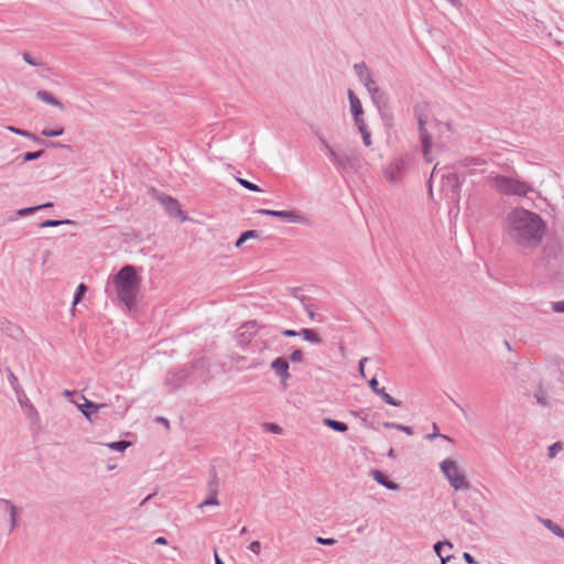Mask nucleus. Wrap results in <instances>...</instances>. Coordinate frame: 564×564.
<instances>
[{"instance_id": "1", "label": "nucleus", "mask_w": 564, "mask_h": 564, "mask_svg": "<svg viewBox=\"0 0 564 564\" xmlns=\"http://www.w3.org/2000/svg\"><path fill=\"white\" fill-rule=\"evenodd\" d=\"M506 221V234L517 246L534 249L541 245L546 224L539 214L518 207L507 215Z\"/></svg>"}, {"instance_id": "2", "label": "nucleus", "mask_w": 564, "mask_h": 564, "mask_svg": "<svg viewBox=\"0 0 564 564\" xmlns=\"http://www.w3.org/2000/svg\"><path fill=\"white\" fill-rule=\"evenodd\" d=\"M118 299L128 307H131L137 299L140 285V276L133 265H123L113 276Z\"/></svg>"}, {"instance_id": "3", "label": "nucleus", "mask_w": 564, "mask_h": 564, "mask_svg": "<svg viewBox=\"0 0 564 564\" xmlns=\"http://www.w3.org/2000/svg\"><path fill=\"white\" fill-rule=\"evenodd\" d=\"M492 186L497 192L503 195L525 196L532 191L530 184L527 182L503 175L495 176L492 178Z\"/></svg>"}, {"instance_id": "4", "label": "nucleus", "mask_w": 564, "mask_h": 564, "mask_svg": "<svg viewBox=\"0 0 564 564\" xmlns=\"http://www.w3.org/2000/svg\"><path fill=\"white\" fill-rule=\"evenodd\" d=\"M440 467L455 490L468 489L470 487L469 481H467L465 475L459 470L455 460L446 458L441 463Z\"/></svg>"}, {"instance_id": "5", "label": "nucleus", "mask_w": 564, "mask_h": 564, "mask_svg": "<svg viewBox=\"0 0 564 564\" xmlns=\"http://www.w3.org/2000/svg\"><path fill=\"white\" fill-rule=\"evenodd\" d=\"M336 170L340 173L356 172L360 167V159L355 152L332 151L330 159Z\"/></svg>"}, {"instance_id": "6", "label": "nucleus", "mask_w": 564, "mask_h": 564, "mask_svg": "<svg viewBox=\"0 0 564 564\" xmlns=\"http://www.w3.org/2000/svg\"><path fill=\"white\" fill-rule=\"evenodd\" d=\"M462 180L457 173L448 172L442 175L441 191L452 202L458 203L460 199Z\"/></svg>"}, {"instance_id": "7", "label": "nucleus", "mask_w": 564, "mask_h": 564, "mask_svg": "<svg viewBox=\"0 0 564 564\" xmlns=\"http://www.w3.org/2000/svg\"><path fill=\"white\" fill-rule=\"evenodd\" d=\"M408 171V160L405 158H397L390 162L384 169V175L392 183L401 182Z\"/></svg>"}, {"instance_id": "8", "label": "nucleus", "mask_w": 564, "mask_h": 564, "mask_svg": "<svg viewBox=\"0 0 564 564\" xmlns=\"http://www.w3.org/2000/svg\"><path fill=\"white\" fill-rule=\"evenodd\" d=\"M159 200L171 217L180 218L181 221H186L188 219L184 210L181 208L177 199L170 195H162L159 197Z\"/></svg>"}, {"instance_id": "9", "label": "nucleus", "mask_w": 564, "mask_h": 564, "mask_svg": "<svg viewBox=\"0 0 564 564\" xmlns=\"http://www.w3.org/2000/svg\"><path fill=\"white\" fill-rule=\"evenodd\" d=\"M80 400L84 401V403H76L78 410L83 413V415L89 421L95 422L97 420V411L104 408H107L106 403H95L88 399H86L85 395H80Z\"/></svg>"}, {"instance_id": "10", "label": "nucleus", "mask_w": 564, "mask_h": 564, "mask_svg": "<svg viewBox=\"0 0 564 564\" xmlns=\"http://www.w3.org/2000/svg\"><path fill=\"white\" fill-rule=\"evenodd\" d=\"M271 369L275 372V375L280 378V383L283 388H286L288 380L291 378L290 375V365L289 360L284 357L275 358L271 365Z\"/></svg>"}, {"instance_id": "11", "label": "nucleus", "mask_w": 564, "mask_h": 564, "mask_svg": "<svg viewBox=\"0 0 564 564\" xmlns=\"http://www.w3.org/2000/svg\"><path fill=\"white\" fill-rule=\"evenodd\" d=\"M259 214L268 215L283 219L289 223H302L303 216L296 210H273V209H259Z\"/></svg>"}, {"instance_id": "12", "label": "nucleus", "mask_w": 564, "mask_h": 564, "mask_svg": "<svg viewBox=\"0 0 564 564\" xmlns=\"http://www.w3.org/2000/svg\"><path fill=\"white\" fill-rule=\"evenodd\" d=\"M354 69L359 80L364 84V86L368 89L375 85V80L372 78L371 72L368 69L365 62H360L354 65Z\"/></svg>"}, {"instance_id": "13", "label": "nucleus", "mask_w": 564, "mask_h": 564, "mask_svg": "<svg viewBox=\"0 0 564 564\" xmlns=\"http://www.w3.org/2000/svg\"><path fill=\"white\" fill-rule=\"evenodd\" d=\"M417 124H419L420 140L422 142L423 154L427 161H431V159L429 158V154H430V151L432 148V137L426 129V121H421Z\"/></svg>"}, {"instance_id": "14", "label": "nucleus", "mask_w": 564, "mask_h": 564, "mask_svg": "<svg viewBox=\"0 0 564 564\" xmlns=\"http://www.w3.org/2000/svg\"><path fill=\"white\" fill-rule=\"evenodd\" d=\"M187 377V372L185 370L171 371L166 375L165 384L171 388V390H176L184 383Z\"/></svg>"}, {"instance_id": "15", "label": "nucleus", "mask_w": 564, "mask_h": 564, "mask_svg": "<svg viewBox=\"0 0 564 564\" xmlns=\"http://www.w3.org/2000/svg\"><path fill=\"white\" fill-rule=\"evenodd\" d=\"M18 400L21 404V406L26 412V417L31 422V424H39L40 423V415L37 410L34 408V405L30 402V400L25 397L23 398L22 394L18 395Z\"/></svg>"}, {"instance_id": "16", "label": "nucleus", "mask_w": 564, "mask_h": 564, "mask_svg": "<svg viewBox=\"0 0 564 564\" xmlns=\"http://www.w3.org/2000/svg\"><path fill=\"white\" fill-rule=\"evenodd\" d=\"M367 90L371 96L372 102L377 106L378 109L388 106V98L386 96V93L381 90L379 87H377L376 84L372 85V87L368 88Z\"/></svg>"}, {"instance_id": "17", "label": "nucleus", "mask_w": 564, "mask_h": 564, "mask_svg": "<svg viewBox=\"0 0 564 564\" xmlns=\"http://www.w3.org/2000/svg\"><path fill=\"white\" fill-rule=\"evenodd\" d=\"M371 476L372 478L378 482L380 484L381 486L386 487L387 489H390V490H397L399 489V485L392 480H390L388 478L387 475H384L382 471L378 470V469H373L371 470Z\"/></svg>"}, {"instance_id": "18", "label": "nucleus", "mask_w": 564, "mask_h": 564, "mask_svg": "<svg viewBox=\"0 0 564 564\" xmlns=\"http://www.w3.org/2000/svg\"><path fill=\"white\" fill-rule=\"evenodd\" d=\"M445 547L452 549L453 544L449 541H438L433 546L434 552L441 558L442 564H446L452 557L451 554L444 552Z\"/></svg>"}, {"instance_id": "19", "label": "nucleus", "mask_w": 564, "mask_h": 564, "mask_svg": "<svg viewBox=\"0 0 564 564\" xmlns=\"http://www.w3.org/2000/svg\"><path fill=\"white\" fill-rule=\"evenodd\" d=\"M0 503L4 505L9 512L12 531L18 527L17 517L19 514V509L8 499H0Z\"/></svg>"}, {"instance_id": "20", "label": "nucleus", "mask_w": 564, "mask_h": 564, "mask_svg": "<svg viewBox=\"0 0 564 564\" xmlns=\"http://www.w3.org/2000/svg\"><path fill=\"white\" fill-rule=\"evenodd\" d=\"M348 98H349L352 116L354 117L362 116L364 110H362L361 101L351 89L348 90Z\"/></svg>"}, {"instance_id": "21", "label": "nucleus", "mask_w": 564, "mask_h": 564, "mask_svg": "<svg viewBox=\"0 0 564 564\" xmlns=\"http://www.w3.org/2000/svg\"><path fill=\"white\" fill-rule=\"evenodd\" d=\"M36 98L48 104V105H52L54 107H57L59 108L61 110L64 109V105L57 100L54 96H52L48 91L46 90H39L36 93Z\"/></svg>"}, {"instance_id": "22", "label": "nucleus", "mask_w": 564, "mask_h": 564, "mask_svg": "<svg viewBox=\"0 0 564 564\" xmlns=\"http://www.w3.org/2000/svg\"><path fill=\"white\" fill-rule=\"evenodd\" d=\"M45 154L43 150L34 151V152H25L22 155H19L14 159L13 162L18 163L19 165L24 164L29 161H34L40 158H42Z\"/></svg>"}, {"instance_id": "23", "label": "nucleus", "mask_w": 564, "mask_h": 564, "mask_svg": "<svg viewBox=\"0 0 564 564\" xmlns=\"http://www.w3.org/2000/svg\"><path fill=\"white\" fill-rule=\"evenodd\" d=\"M429 109V104L425 101H421L414 105L413 113L417 120V123L421 121H426V112Z\"/></svg>"}, {"instance_id": "24", "label": "nucleus", "mask_w": 564, "mask_h": 564, "mask_svg": "<svg viewBox=\"0 0 564 564\" xmlns=\"http://www.w3.org/2000/svg\"><path fill=\"white\" fill-rule=\"evenodd\" d=\"M299 334L303 336V338L312 344H321L322 338L318 336V334L311 328H302L299 330Z\"/></svg>"}, {"instance_id": "25", "label": "nucleus", "mask_w": 564, "mask_h": 564, "mask_svg": "<svg viewBox=\"0 0 564 564\" xmlns=\"http://www.w3.org/2000/svg\"><path fill=\"white\" fill-rule=\"evenodd\" d=\"M8 381L10 383V386L12 387V389L14 390L17 397L22 394L23 398H25V393L22 389V387L19 384V380L17 378V376L14 375V372L11 370V369H8Z\"/></svg>"}, {"instance_id": "26", "label": "nucleus", "mask_w": 564, "mask_h": 564, "mask_svg": "<svg viewBox=\"0 0 564 564\" xmlns=\"http://www.w3.org/2000/svg\"><path fill=\"white\" fill-rule=\"evenodd\" d=\"M323 422L326 426L330 427L332 430H334L336 432L344 433L348 430V425L345 422H340V421L329 419V417L324 419Z\"/></svg>"}, {"instance_id": "27", "label": "nucleus", "mask_w": 564, "mask_h": 564, "mask_svg": "<svg viewBox=\"0 0 564 564\" xmlns=\"http://www.w3.org/2000/svg\"><path fill=\"white\" fill-rule=\"evenodd\" d=\"M260 235H259V231L258 230H254V229H250V230H246L243 231L239 238L237 239L235 246L237 248H240L248 239H251V238H258Z\"/></svg>"}, {"instance_id": "28", "label": "nucleus", "mask_w": 564, "mask_h": 564, "mask_svg": "<svg viewBox=\"0 0 564 564\" xmlns=\"http://www.w3.org/2000/svg\"><path fill=\"white\" fill-rule=\"evenodd\" d=\"M219 479L215 467L210 469V480L208 481L207 489L209 494H218Z\"/></svg>"}, {"instance_id": "29", "label": "nucleus", "mask_w": 564, "mask_h": 564, "mask_svg": "<svg viewBox=\"0 0 564 564\" xmlns=\"http://www.w3.org/2000/svg\"><path fill=\"white\" fill-rule=\"evenodd\" d=\"M377 395H379L386 403L393 405V406H401L402 402L399 400H395L393 397H391L389 393L386 392L384 388H380L377 392Z\"/></svg>"}, {"instance_id": "30", "label": "nucleus", "mask_w": 564, "mask_h": 564, "mask_svg": "<svg viewBox=\"0 0 564 564\" xmlns=\"http://www.w3.org/2000/svg\"><path fill=\"white\" fill-rule=\"evenodd\" d=\"M543 524L558 538L564 539V530L550 519L542 520Z\"/></svg>"}, {"instance_id": "31", "label": "nucleus", "mask_w": 564, "mask_h": 564, "mask_svg": "<svg viewBox=\"0 0 564 564\" xmlns=\"http://www.w3.org/2000/svg\"><path fill=\"white\" fill-rule=\"evenodd\" d=\"M87 290H88L87 285L84 284V283H79L77 285V289L75 291L74 299H73V305L74 306L77 305L82 301V299L86 294Z\"/></svg>"}, {"instance_id": "32", "label": "nucleus", "mask_w": 564, "mask_h": 564, "mask_svg": "<svg viewBox=\"0 0 564 564\" xmlns=\"http://www.w3.org/2000/svg\"><path fill=\"white\" fill-rule=\"evenodd\" d=\"M73 221L69 220V219H62V220H57V219H46L44 221H42L39 226L41 228H47V227H57L59 225H63V224H72Z\"/></svg>"}, {"instance_id": "33", "label": "nucleus", "mask_w": 564, "mask_h": 564, "mask_svg": "<svg viewBox=\"0 0 564 564\" xmlns=\"http://www.w3.org/2000/svg\"><path fill=\"white\" fill-rule=\"evenodd\" d=\"M130 444L131 443L129 441L121 440V441L109 443L108 447L110 449H113V451H117V452H123V451H126L130 446Z\"/></svg>"}, {"instance_id": "34", "label": "nucleus", "mask_w": 564, "mask_h": 564, "mask_svg": "<svg viewBox=\"0 0 564 564\" xmlns=\"http://www.w3.org/2000/svg\"><path fill=\"white\" fill-rule=\"evenodd\" d=\"M237 182L246 189H249L251 192H261V188L257 184H254L248 180L237 177Z\"/></svg>"}, {"instance_id": "35", "label": "nucleus", "mask_w": 564, "mask_h": 564, "mask_svg": "<svg viewBox=\"0 0 564 564\" xmlns=\"http://www.w3.org/2000/svg\"><path fill=\"white\" fill-rule=\"evenodd\" d=\"M563 449V445L561 442H555L553 443L552 445L549 446L547 448V456L549 458H554L556 456V454Z\"/></svg>"}, {"instance_id": "36", "label": "nucleus", "mask_w": 564, "mask_h": 564, "mask_svg": "<svg viewBox=\"0 0 564 564\" xmlns=\"http://www.w3.org/2000/svg\"><path fill=\"white\" fill-rule=\"evenodd\" d=\"M219 501L217 498V494H209L208 498H206L204 501L199 503V508L206 507V506H218Z\"/></svg>"}, {"instance_id": "37", "label": "nucleus", "mask_w": 564, "mask_h": 564, "mask_svg": "<svg viewBox=\"0 0 564 564\" xmlns=\"http://www.w3.org/2000/svg\"><path fill=\"white\" fill-rule=\"evenodd\" d=\"M64 133V129L63 128H57V129H48V128H45L41 131V134L44 135V137H59Z\"/></svg>"}, {"instance_id": "38", "label": "nucleus", "mask_w": 564, "mask_h": 564, "mask_svg": "<svg viewBox=\"0 0 564 564\" xmlns=\"http://www.w3.org/2000/svg\"><path fill=\"white\" fill-rule=\"evenodd\" d=\"M304 310L306 311L308 317L311 321H318L321 322L322 319L318 318L319 315H317L315 312H314V306L313 304H310V303H304Z\"/></svg>"}, {"instance_id": "39", "label": "nucleus", "mask_w": 564, "mask_h": 564, "mask_svg": "<svg viewBox=\"0 0 564 564\" xmlns=\"http://www.w3.org/2000/svg\"><path fill=\"white\" fill-rule=\"evenodd\" d=\"M7 129H8L10 132L14 133V134L22 135V137L28 138V139H30V140H31V138H32V135H33V133H31V132H29V131H26V130H22V129H20V128H15V127H12V126H9Z\"/></svg>"}, {"instance_id": "40", "label": "nucleus", "mask_w": 564, "mask_h": 564, "mask_svg": "<svg viewBox=\"0 0 564 564\" xmlns=\"http://www.w3.org/2000/svg\"><path fill=\"white\" fill-rule=\"evenodd\" d=\"M304 359V354L301 349H295L289 357L292 362H301Z\"/></svg>"}, {"instance_id": "41", "label": "nucleus", "mask_w": 564, "mask_h": 564, "mask_svg": "<svg viewBox=\"0 0 564 564\" xmlns=\"http://www.w3.org/2000/svg\"><path fill=\"white\" fill-rule=\"evenodd\" d=\"M316 135L319 139V141L323 145V149L326 151L327 156L330 159V153H332V151H335V150L329 145V143L326 141V139L322 134L316 133Z\"/></svg>"}, {"instance_id": "42", "label": "nucleus", "mask_w": 564, "mask_h": 564, "mask_svg": "<svg viewBox=\"0 0 564 564\" xmlns=\"http://www.w3.org/2000/svg\"><path fill=\"white\" fill-rule=\"evenodd\" d=\"M263 429L274 434H280L282 432V427L275 423H264Z\"/></svg>"}, {"instance_id": "43", "label": "nucleus", "mask_w": 564, "mask_h": 564, "mask_svg": "<svg viewBox=\"0 0 564 564\" xmlns=\"http://www.w3.org/2000/svg\"><path fill=\"white\" fill-rule=\"evenodd\" d=\"M37 210H39V207H36V206L25 207V208L19 209L17 212V215L21 216V217H24V216L32 215L33 213H35Z\"/></svg>"}, {"instance_id": "44", "label": "nucleus", "mask_w": 564, "mask_h": 564, "mask_svg": "<svg viewBox=\"0 0 564 564\" xmlns=\"http://www.w3.org/2000/svg\"><path fill=\"white\" fill-rule=\"evenodd\" d=\"M291 294H292V296H294L295 299L300 300V301L302 302V304H303V305H304V303H306V301L308 300L305 295H303V294H302V291H301V289H299V288L292 289Z\"/></svg>"}, {"instance_id": "45", "label": "nucleus", "mask_w": 564, "mask_h": 564, "mask_svg": "<svg viewBox=\"0 0 564 564\" xmlns=\"http://www.w3.org/2000/svg\"><path fill=\"white\" fill-rule=\"evenodd\" d=\"M433 429H434V432H431V434H427V435H426V438H427V440H431V441H432V440H434L435 437H438V436H440V437H442V438H444V440L452 441L448 436H446V435H442V434H438V433L436 432L437 426H436V424H435V423L433 424Z\"/></svg>"}, {"instance_id": "46", "label": "nucleus", "mask_w": 564, "mask_h": 564, "mask_svg": "<svg viewBox=\"0 0 564 564\" xmlns=\"http://www.w3.org/2000/svg\"><path fill=\"white\" fill-rule=\"evenodd\" d=\"M316 542L322 545H334L336 543V540L333 538L317 536Z\"/></svg>"}, {"instance_id": "47", "label": "nucleus", "mask_w": 564, "mask_h": 564, "mask_svg": "<svg viewBox=\"0 0 564 564\" xmlns=\"http://www.w3.org/2000/svg\"><path fill=\"white\" fill-rule=\"evenodd\" d=\"M354 120H355L356 126L358 127L359 132L367 129V126L365 123L362 116L354 117Z\"/></svg>"}, {"instance_id": "48", "label": "nucleus", "mask_w": 564, "mask_h": 564, "mask_svg": "<svg viewBox=\"0 0 564 564\" xmlns=\"http://www.w3.org/2000/svg\"><path fill=\"white\" fill-rule=\"evenodd\" d=\"M249 550L254 554H259L261 552V543L259 541H252L249 545Z\"/></svg>"}, {"instance_id": "49", "label": "nucleus", "mask_w": 564, "mask_h": 564, "mask_svg": "<svg viewBox=\"0 0 564 564\" xmlns=\"http://www.w3.org/2000/svg\"><path fill=\"white\" fill-rule=\"evenodd\" d=\"M361 135H362V141L365 143L366 147H369L371 144V134L370 132L368 131V129L364 130L360 132Z\"/></svg>"}, {"instance_id": "50", "label": "nucleus", "mask_w": 564, "mask_h": 564, "mask_svg": "<svg viewBox=\"0 0 564 564\" xmlns=\"http://www.w3.org/2000/svg\"><path fill=\"white\" fill-rule=\"evenodd\" d=\"M23 59H24L28 64H30V65H32V66H37V65H40V64H41V63H39L34 57H32V56H31V54H29V53H23Z\"/></svg>"}, {"instance_id": "51", "label": "nucleus", "mask_w": 564, "mask_h": 564, "mask_svg": "<svg viewBox=\"0 0 564 564\" xmlns=\"http://www.w3.org/2000/svg\"><path fill=\"white\" fill-rule=\"evenodd\" d=\"M552 308H553L554 312L564 313V300L563 301H558V302H553L552 303Z\"/></svg>"}, {"instance_id": "52", "label": "nucleus", "mask_w": 564, "mask_h": 564, "mask_svg": "<svg viewBox=\"0 0 564 564\" xmlns=\"http://www.w3.org/2000/svg\"><path fill=\"white\" fill-rule=\"evenodd\" d=\"M395 430L402 431V432H404L408 435H412L413 434V429L411 426L402 425V424H399V423H397Z\"/></svg>"}, {"instance_id": "53", "label": "nucleus", "mask_w": 564, "mask_h": 564, "mask_svg": "<svg viewBox=\"0 0 564 564\" xmlns=\"http://www.w3.org/2000/svg\"><path fill=\"white\" fill-rule=\"evenodd\" d=\"M463 558L468 564H478V562L475 560V557L468 552L463 553Z\"/></svg>"}, {"instance_id": "54", "label": "nucleus", "mask_w": 564, "mask_h": 564, "mask_svg": "<svg viewBox=\"0 0 564 564\" xmlns=\"http://www.w3.org/2000/svg\"><path fill=\"white\" fill-rule=\"evenodd\" d=\"M369 387L375 393L380 389L379 382L375 377L369 380Z\"/></svg>"}, {"instance_id": "55", "label": "nucleus", "mask_w": 564, "mask_h": 564, "mask_svg": "<svg viewBox=\"0 0 564 564\" xmlns=\"http://www.w3.org/2000/svg\"><path fill=\"white\" fill-rule=\"evenodd\" d=\"M281 334L285 337H295V336H299V332L294 330V329H284L281 332Z\"/></svg>"}, {"instance_id": "56", "label": "nucleus", "mask_w": 564, "mask_h": 564, "mask_svg": "<svg viewBox=\"0 0 564 564\" xmlns=\"http://www.w3.org/2000/svg\"><path fill=\"white\" fill-rule=\"evenodd\" d=\"M369 360V358L367 357H364L360 359L359 361V371H360V375L365 378L366 375H365V364Z\"/></svg>"}, {"instance_id": "57", "label": "nucleus", "mask_w": 564, "mask_h": 564, "mask_svg": "<svg viewBox=\"0 0 564 564\" xmlns=\"http://www.w3.org/2000/svg\"><path fill=\"white\" fill-rule=\"evenodd\" d=\"M31 140L34 141L37 144L47 147V141L42 139V138H40V137H37V135H35V134L32 135Z\"/></svg>"}, {"instance_id": "58", "label": "nucleus", "mask_w": 564, "mask_h": 564, "mask_svg": "<svg viewBox=\"0 0 564 564\" xmlns=\"http://www.w3.org/2000/svg\"><path fill=\"white\" fill-rule=\"evenodd\" d=\"M47 147L48 148H67V149H69L68 145L62 144L59 142H52V141H47Z\"/></svg>"}, {"instance_id": "59", "label": "nucleus", "mask_w": 564, "mask_h": 564, "mask_svg": "<svg viewBox=\"0 0 564 564\" xmlns=\"http://www.w3.org/2000/svg\"><path fill=\"white\" fill-rule=\"evenodd\" d=\"M155 544L165 545L167 544V540L164 536H159L154 540Z\"/></svg>"}, {"instance_id": "60", "label": "nucleus", "mask_w": 564, "mask_h": 564, "mask_svg": "<svg viewBox=\"0 0 564 564\" xmlns=\"http://www.w3.org/2000/svg\"><path fill=\"white\" fill-rule=\"evenodd\" d=\"M462 519L468 523H474L473 520L468 517V512L467 511H463L462 514H460Z\"/></svg>"}, {"instance_id": "61", "label": "nucleus", "mask_w": 564, "mask_h": 564, "mask_svg": "<svg viewBox=\"0 0 564 564\" xmlns=\"http://www.w3.org/2000/svg\"><path fill=\"white\" fill-rule=\"evenodd\" d=\"M156 421L160 422L161 424H164L166 427L170 426V422L167 419L163 417V416H159L156 417Z\"/></svg>"}, {"instance_id": "62", "label": "nucleus", "mask_w": 564, "mask_h": 564, "mask_svg": "<svg viewBox=\"0 0 564 564\" xmlns=\"http://www.w3.org/2000/svg\"><path fill=\"white\" fill-rule=\"evenodd\" d=\"M382 426L386 427V429H395L397 423H394V422H383Z\"/></svg>"}, {"instance_id": "63", "label": "nucleus", "mask_w": 564, "mask_h": 564, "mask_svg": "<svg viewBox=\"0 0 564 564\" xmlns=\"http://www.w3.org/2000/svg\"><path fill=\"white\" fill-rule=\"evenodd\" d=\"M215 555V564H225L224 561L219 557L217 550L214 551Z\"/></svg>"}, {"instance_id": "64", "label": "nucleus", "mask_w": 564, "mask_h": 564, "mask_svg": "<svg viewBox=\"0 0 564 564\" xmlns=\"http://www.w3.org/2000/svg\"><path fill=\"white\" fill-rule=\"evenodd\" d=\"M52 206H53L52 202H47V203H44V204H41V205H36V207H39V210L44 209V208H48V207H52Z\"/></svg>"}]
</instances>
